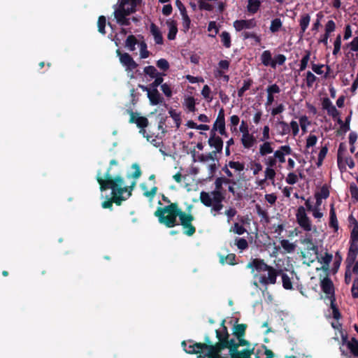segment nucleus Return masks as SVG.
Returning a JSON list of instances; mask_svg holds the SVG:
<instances>
[{
  "mask_svg": "<svg viewBox=\"0 0 358 358\" xmlns=\"http://www.w3.org/2000/svg\"><path fill=\"white\" fill-rule=\"evenodd\" d=\"M184 105L190 112H194L196 110L195 100L193 96H188L185 98Z\"/></svg>",
  "mask_w": 358,
  "mask_h": 358,
  "instance_id": "nucleus-35",
  "label": "nucleus"
},
{
  "mask_svg": "<svg viewBox=\"0 0 358 358\" xmlns=\"http://www.w3.org/2000/svg\"><path fill=\"white\" fill-rule=\"evenodd\" d=\"M220 262L222 264L227 263L229 265H235L236 262V255L234 253H230L227 256L221 255L220 257Z\"/></svg>",
  "mask_w": 358,
  "mask_h": 358,
  "instance_id": "nucleus-27",
  "label": "nucleus"
},
{
  "mask_svg": "<svg viewBox=\"0 0 358 358\" xmlns=\"http://www.w3.org/2000/svg\"><path fill=\"white\" fill-rule=\"evenodd\" d=\"M309 60H310V53L306 52L302 57L301 62H300V70L301 71H303L306 68Z\"/></svg>",
  "mask_w": 358,
  "mask_h": 358,
  "instance_id": "nucleus-55",
  "label": "nucleus"
},
{
  "mask_svg": "<svg viewBox=\"0 0 358 358\" xmlns=\"http://www.w3.org/2000/svg\"><path fill=\"white\" fill-rule=\"evenodd\" d=\"M201 202L207 207H210L213 205L210 193L201 192L200 194Z\"/></svg>",
  "mask_w": 358,
  "mask_h": 358,
  "instance_id": "nucleus-29",
  "label": "nucleus"
},
{
  "mask_svg": "<svg viewBox=\"0 0 358 358\" xmlns=\"http://www.w3.org/2000/svg\"><path fill=\"white\" fill-rule=\"evenodd\" d=\"M154 215L158 218L159 222L167 228L180 224L184 234L192 236L196 232V227L192 224L195 219L194 215L182 210L176 202L164 207H158Z\"/></svg>",
  "mask_w": 358,
  "mask_h": 358,
  "instance_id": "nucleus-1",
  "label": "nucleus"
},
{
  "mask_svg": "<svg viewBox=\"0 0 358 358\" xmlns=\"http://www.w3.org/2000/svg\"><path fill=\"white\" fill-rule=\"evenodd\" d=\"M166 23L169 27V33L167 35V38L169 40L171 41L174 40L178 33L177 22L174 20L169 19L166 20Z\"/></svg>",
  "mask_w": 358,
  "mask_h": 358,
  "instance_id": "nucleus-14",
  "label": "nucleus"
},
{
  "mask_svg": "<svg viewBox=\"0 0 358 358\" xmlns=\"http://www.w3.org/2000/svg\"><path fill=\"white\" fill-rule=\"evenodd\" d=\"M321 287L322 291L327 294L329 297H331L334 294V288L333 283L328 278H324L321 282Z\"/></svg>",
  "mask_w": 358,
  "mask_h": 358,
  "instance_id": "nucleus-17",
  "label": "nucleus"
},
{
  "mask_svg": "<svg viewBox=\"0 0 358 358\" xmlns=\"http://www.w3.org/2000/svg\"><path fill=\"white\" fill-rule=\"evenodd\" d=\"M236 245L238 249L244 250L248 248V243L246 239L238 238L236 239Z\"/></svg>",
  "mask_w": 358,
  "mask_h": 358,
  "instance_id": "nucleus-49",
  "label": "nucleus"
},
{
  "mask_svg": "<svg viewBox=\"0 0 358 358\" xmlns=\"http://www.w3.org/2000/svg\"><path fill=\"white\" fill-rule=\"evenodd\" d=\"M208 145L211 148H214L215 150L212 151L214 154L221 153L223 148V141L220 137L215 138H209L208 140Z\"/></svg>",
  "mask_w": 358,
  "mask_h": 358,
  "instance_id": "nucleus-15",
  "label": "nucleus"
},
{
  "mask_svg": "<svg viewBox=\"0 0 358 358\" xmlns=\"http://www.w3.org/2000/svg\"><path fill=\"white\" fill-rule=\"evenodd\" d=\"M247 268L255 269L258 273L267 271L268 275H262L259 277V282L266 285L275 284L278 275V271L273 266H268L264 260L259 258L252 259L247 265Z\"/></svg>",
  "mask_w": 358,
  "mask_h": 358,
  "instance_id": "nucleus-3",
  "label": "nucleus"
},
{
  "mask_svg": "<svg viewBox=\"0 0 358 358\" xmlns=\"http://www.w3.org/2000/svg\"><path fill=\"white\" fill-rule=\"evenodd\" d=\"M252 83L253 81L251 79L244 80L243 85L238 90V96L239 98L243 97L245 92L250 89Z\"/></svg>",
  "mask_w": 358,
  "mask_h": 358,
  "instance_id": "nucleus-34",
  "label": "nucleus"
},
{
  "mask_svg": "<svg viewBox=\"0 0 358 358\" xmlns=\"http://www.w3.org/2000/svg\"><path fill=\"white\" fill-rule=\"evenodd\" d=\"M161 90L163 92L166 96L171 97L172 96V90L171 86L169 84H162L161 85Z\"/></svg>",
  "mask_w": 358,
  "mask_h": 358,
  "instance_id": "nucleus-58",
  "label": "nucleus"
},
{
  "mask_svg": "<svg viewBox=\"0 0 358 358\" xmlns=\"http://www.w3.org/2000/svg\"><path fill=\"white\" fill-rule=\"evenodd\" d=\"M116 54L119 57L120 62L125 67L126 71H132L138 67V64L129 53H123L120 49H117Z\"/></svg>",
  "mask_w": 358,
  "mask_h": 358,
  "instance_id": "nucleus-7",
  "label": "nucleus"
},
{
  "mask_svg": "<svg viewBox=\"0 0 358 358\" xmlns=\"http://www.w3.org/2000/svg\"><path fill=\"white\" fill-rule=\"evenodd\" d=\"M273 152L270 143L265 142L260 146L259 152L262 155H266Z\"/></svg>",
  "mask_w": 358,
  "mask_h": 358,
  "instance_id": "nucleus-38",
  "label": "nucleus"
},
{
  "mask_svg": "<svg viewBox=\"0 0 358 358\" xmlns=\"http://www.w3.org/2000/svg\"><path fill=\"white\" fill-rule=\"evenodd\" d=\"M241 143L245 148H251L256 143V139L252 134L250 133L242 135Z\"/></svg>",
  "mask_w": 358,
  "mask_h": 358,
  "instance_id": "nucleus-20",
  "label": "nucleus"
},
{
  "mask_svg": "<svg viewBox=\"0 0 358 358\" xmlns=\"http://www.w3.org/2000/svg\"><path fill=\"white\" fill-rule=\"evenodd\" d=\"M322 106L323 109L326 110L327 113L335 117L338 115V111L336 108L333 105L332 102L329 98H324L322 100Z\"/></svg>",
  "mask_w": 358,
  "mask_h": 358,
  "instance_id": "nucleus-13",
  "label": "nucleus"
},
{
  "mask_svg": "<svg viewBox=\"0 0 358 358\" xmlns=\"http://www.w3.org/2000/svg\"><path fill=\"white\" fill-rule=\"evenodd\" d=\"M310 21V16L308 14H303L301 16L299 20V25L301 27V32L304 33L308 28Z\"/></svg>",
  "mask_w": 358,
  "mask_h": 358,
  "instance_id": "nucleus-26",
  "label": "nucleus"
},
{
  "mask_svg": "<svg viewBox=\"0 0 358 358\" xmlns=\"http://www.w3.org/2000/svg\"><path fill=\"white\" fill-rule=\"evenodd\" d=\"M229 355L231 358H247L254 353V348H247L241 351L238 350V348H236V347H232L229 349Z\"/></svg>",
  "mask_w": 358,
  "mask_h": 358,
  "instance_id": "nucleus-10",
  "label": "nucleus"
},
{
  "mask_svg": "<svg viewBox=\"0 0 358 358\" xmlns=\"http://www.w3.org/2000/svg\"><path fill=\"white\" fill-rule=\"evenodd\" d=\"M106 24V19L105 16L101 15L98 18L97 21V26H98V31L102 34H106L105 27Z\"/></svg>",
  "mask_w": 358,
  "mask_h": 358,
  "instance_id": "nucleus-37",
  "label": "nucleus"
},
{
  "mask_svg": "<svg viewBox=\"0 0 358 358\" xmlns=\"http://www.w3.org/2000/svg\"><path fill=\"white\" fill-rule=\"evenodd\" d=\"M261 6V1L259 0H248L247 9L250 13H256Z\"/></svg>",
  "mask_w": 358,
  "mask_h": 358,
  "instance_id": "nucleus-25",
  "label": "nucleus"
},
{
  "mask_svg": "<svg viewBox=\"0 0 358 358\" xmlns=\"http://www.w3.org/2000/svg\"><path fill=\"white\" fill-rule=\"evenodd\" d=\"M329 196V191L328 189V188L325 186H323L320 191L317 193L315 194V197H319V198H321V199H326L327 198H328Z\"/></svg>",
  "mask_w": 358,
  "mask_h": 358,
  "instance_id": "nucleus-51",
  "label": "nucleus"
},
{
  "mask_svg": "<svg viewBox=\"0 0 358 358\" xmlns=\"http://www.w3.org/2000/svg\"><path fill=\"white\" fill-rule=\"evenodd\" d=\"M113 14L118 24L121 26H129L131 24L130 18H128L127 15H124L122 11L115 10Z\"/></svg>",
  "mask_w": 358,
  "mask_h": 358,
  "instance_id": "nucleus-18",
  "label": "nucleus"
},
{
  "mask_svg": "<svg viewBox=\"0 0 358 358\" xmlns=\"http://www.w3.org/2000/svg\"><path fill=\"white\" fill-rule=\"evenodd\" d=\"M198 6L200 10L211 11L213 9V6L210 3H207L204 0H199Z\"/></svg>",
  "mask_w": 358,
  "mask_h": 358,
  "instance_id": "nucleus-42",
  "label": "nucleus"
},
{
  "mask_svg": "<svg viewBox=\"0 0 358 358\" xmlns=\"http://www.w3.org/2000/svg\"><path fill=\"white\" fill-rule=\"evenodd\" d=\"M157 66L164 71H166L169 69V64L165 59H160L157 62Z\"/></svg>",
  "mask_w": 358,
  "mask_h": 358,
  "instance_id": "nucleus-52",
  "label": "nucleus"
},
{
  "mask_svg": "<svg viewBox=\"0 0 358 358\" xmlns=\"http://www.w3.org/2000/svg\"><path fill=\"white\" fill-rule=\"evenodd\" d=\"M130 114L129 123H135L140 129H145L148 125V120L145 117L138 116V113L129 110Z\"/></svg>",
  "mask_w": 358,
  "mask_h": 358,
  "instance_id": "nucleus-11",
  "label": "nucleus"
},
{
  "mask_svg": "<svg viewBox=\"0 0 358 358\" xmlns=\"http://www.w3.org/2000/svg\"><path fill=\"white\" fill-rule=\"evenodd\" d=\"M150 32L154 37L155 42L156 44H158V45L163 44L164 39H163L162 32L159 29L158 27L154 23H152L150 24Z\"/></svg>",
  "mask_w": 358,
  "mask_h": 358,
  "instance_id": "nucleus-19",
  "label": "nucleus"
},
{
  "mask_svg": "<svg viewBox=\"0 0 358 358\" xmlns=\"http://www.w3.org/2000/svg\"><path fill=\"white\" fill-rule=\"evenodd\" d=\"M351 51L358 52V36L355 37L352 41L348 44Z\"/></svg>",
  "mask_w": 358,
  "mask_h": 358,
  "instance_id": "nucleus-63",
  "label": "nucleus"
},
{
  "mask_svg": "<svg viewBox=\"0 0 358 358\" xmlns=\"http://www.w3.org/2000/svg\"><path fill=\"white\" fill-rule=\"evenodd\" d=\"M221 42L226 48H229L231 45V36L229 32L224 31L220 34Z\"/></svg>",
  "mask_w": 358,
  "mask_h": 358,
  "instance_id": "nucleus-32",
  "label": "nucleus"
},
{
  "mask_svg": "<svg viewBox=\"0 0 358 358\" xmlns=\"http://www.w3.org/2000/svg\"><path fill=\"white\" fill-rule=\"evenodd\" d=\"M341 43H342V41H341V36L340 34H338L335 41H334V50H333V55H337L338 53L340 52L341 50Z\"/></svg>",
  "mask_w": 358,
  "mask_h": 358,
  "instance_id": "nucleus-40",
  "label": "nucleus"
},
{
  "mask_svg": "<svg viewBox=\"0 0 358 358\" xmlns=\"http://www.w3.org/2000/svg\"><path fill=\"white\" fill-rule=\"evenodd\" d=\"M242 34L244 39L253 38L257 43H259L261 42L260 36H257L254 32L244 31Z\"/></svg>",
  "mask_w": 358,
  "mask_h": 358,
  "instance_id": "nucleus-43",
  "label": "nucleus"
},
{
  "mask_svg": "<svg viewBox=\"0 0 358 358\" xmlns=\"http://www.w3.org/2000/svg\"><path fill=\"white\" fill-rule=\"evenodd\" d=\"M212 202L218 203L222 202L225 199V192L222 191H212L210 192Z\"/></svg>",
  "mask_w": 358,
  "mask_h": 358,
  "instance_id": "nucleus-28",
  "label": "nucleus"
},
{
  "mask_svg": "<svg viewBox=\"0 0 358 358\" xmlns=\"http://www.w3.org/2000/svg\"><path fill=\"white\" fill-rule=\"evenodd\" d=\"M143 71L152 78H154L161 74V73H159L153 66H145Z\"/></svg>",
  "mask_w": 358,
  "mask_h": 358,
  "instance_id": "nucleus-36",
  "label": "nucleus"
},
{
  "mask_svg": "<svg viewBox=\"0 0 358 358\" xmlns=\"http://www.w3.org/2000/svg\"><path fill=\"white\" fill-rule=\"evenodd\" d=\"M228 166L231 169H235L236 171H242L245 169L244 164L243 163L239 162L230 161L228 163Z\"/></svg>",
  "mask_w": 358,
  "mask_h": 358,
  "instance_id": "nucleus-45",
  "label": "nucleus"
},
{
  "mask_svg": "<svg viewBox=\"0 0 358 358\" xmlns=\"http://www.w3.org/2000/svg\"><path fill=\"white\" fill-rule=\"evenodd\" d=\"M350 190L352 197L356 200H358V187L357 185L355 184L350 185Z\"/></svg>",
  "mask_w": 358,
  "mask_h": 358,
  "instance_id": "nucleus-64",
  "label": "nucleus"
},
{
  "mask_svg": "<svg viewBox=\"0 0 358 358\" xmlns=\"http://www.w3.org/2000/svg\"><path fill=\"white\" fill-rule=\"evenodd\" d=\"M282 26V22L280 19L275 18L271 21V24L270 26V30L271 32L275 33L279 31Z\"/></svg>",
  "mask_w": 358,
  "mask_h": 358,
  "instance_id": "nucleus-39",
  "label": "nucleus"
},
{
  "mask_svg": "<svg viewBox=\"0 0 358 358\" xmlns=\"http://www.w3.org/2000/svg\"><path fill=\"white\" fill-rule=\"evenodd\" d=\"M316 76L311 73L310 71H308L306 77V83L308 87H310L313 85L314 83L316 81Z\"/></svg>",
  "mask_w": 358,
  "mask_h": 358,
  "instance_id": "nucleus-50",
  "label": "nucleus"
},
{
  "mask_svg": "<svg viewBox=\"0 0 358 358\" xmlns=\"http://www.w3.org/2000/svg\"><path fill=\"white\" fill-rule=\"evenodd\" d=\"M351 292L353 298H358V277H356L354 280Z\"/></svg>",
  "mask_w": 358,
  "mask_h": 358,
  "instance_id": "nucleus-61",
  "label": "nucleus"
},
{
  "mask_svg": "<svg viewBox=\"0 0 358 358\" xmlns=\"http://www.w3.org/2000/svg\"><path fill=\"white\" fill-rule=\"evenodd\" d=\"M96 180L101 192L111 189V198L113 202L117 206H120L123 201L131 196V192L136 185V182L134 180L131 185L123 186L124 184V178L119 175L113 177L110 173V168L107 169L103 177L101 176V171H99Z\"/></svg>",
  "mask_w": 358,
  "mask_h": 358,
  "instance_id": "nucleus-2",
  "label": "nucleus"
},
{
  "mask_svg": "<svg viewBox=\"0 0 358 358\" xmlns=\"http://www.w3.org/2000/svg\"><path fill=\"white\" fill-rule=\"evenodd\" d=\"M215 155H216L214 154V152H210L207 155L201 154L199 156V160L202 162H206L209 160H214V157Z\"/></svg>",
  "mask_w": 358,
  "mask_h": 358,
  "instance_id": "nucleus-56",
  "label": "nucleus"
},
{
  "mask_svg": "<svg viewBox=\"0 0 358 358\" xmlns=\"http://www.w3.org/2000/svg\"><path fill=\"white\" fill-rule=\"evenodd\" d=\"M222 329L215 330L216 337L218 341L214 343L210 338L208 335L204 336V341L208 344L209 349H229L231 348V339H229V334L228 329L224 325V320L221 324Z\"/></svg>",
  "mask_w": 358,
  "mask_h": 358,
  "instance_id": "nucleus-4",
  "label": "nucleus"
},
{
  "mask_svg": "<svg viewBox=\"0 0 358 358\" xmlns=\"http://www.w3.org/2000/svg\"><path fill=\"white\" fill-rule=\"evenodd\" d=\"M296 217L298 224L303 230L307 231H311L312 224L303 207L301 206L298 208Z\"/></svg>",
  "mask_w": 358,
  "mask_h": 358,
  "instance_id": "nucleus-8",
  "label": "nucleus"
},
{
  "mask_svg": "<svg viewBox=\"0 0 358 358\" xmlns=\"http://www.w3.org/2000/svg\"><path fill=\"white\" fill-rule=\"evenodd\" d=\"M138 40L134 35H129L125 41V47L131 52L135 50L136 45L138 44Z\"/></svg>",
  "mask_w": 358,
  "mask_h": 358,
  "instance_id": "nucleus-24",
  "label": "nucleus"
},
{
  "mask_svg": "<svg viewBox=\"0 0 358 358\" xmlns=\"http://www.w3.org/2000/svg\"><path fill=\"white\" fill-rule=\"evenodd\" d=\"M182 31L184 32H187L191 24V20L188 16L187 13L182 15Z\"/></svg>",
  "mask_w": 358,
  "mask_h": 358,
  "instance_id": "nucleus-41",
  "label": "nucleus"
},
{
  "mask_svg": "<svg viewBox=\"0 0 358 358\" xmlns=\"http://www.w3.org/2000/svg\"><path fill=\"white\" fill-rule=\"evenodd\" d=\"M329 225H330V227H333L335 230H337L338 228V224L335 210L334 208V204L331 205Z\"/></svg>",
  "mask_w": 358,
  "mask_h": 358,
  "instance_id": "nucleus-31",
  "label": "nucleus"
},
{
  "mask_svg": "<svg viewBox=\"0 0 358 358\" xmlns=\"http://www.w3.org/2000/svg\"><path fill=\"white\" fill-rule=\"evenodd\" d=\"M140 52L142 59L148 58L150 55V52L147 50V44L144 41L140 43Z\"/></svg>",
  "mask_w": 358,
  "mask_h": 358,
  "instance_id": "nucleus-46",
  "label": "nucleus"
},
{
  "mask_svg": "<svg viewBox=\"0 0 358 358\" xmlns=\"http://www.w3.org/2000/svg\"><path fill=\"white\" fill-rule=\"evenodd\" d=\"M238 342H236L234 338L231 339V348L236 347V348H238L240 346H248L249 348L250 343L248 341L244 339V337L237 338Z\"/></svg>",
  "mask_w": 358,
  "mask_h": 358,
  "instance_id": "nucleus-33",
  "label": "nucleus"
},
{
  "mask_svg": "<svg viewBox=\"0 0 358 358\" xmlns=\"http://www.w3.org/2000/svg\"><path fill=\"white\" fill-rule=\"evenodd\" d=\"M233 231L238 235H242L246 231V229L243 226L236 222L234 224Z\"/></svg>",
  "mask_w": 358,
  "mask_h": 358,
  "instance_id": "nucleus-59",
  "label": "nucleus"
},
{
  "mask_svg": "<svg viewBox=\"0 0 358 358\" xmlns=\"http://www.w3.org/2000/svg\"><path fill=\"white\" fill-rule=\"evenodd\" d=\"M285 60H286V57H285V55H281V54H279V55H276L273 59V63L272 64H274V66L273 68H275L277 64H278V65L283 64L284 62H285Z\"/></svg>",
  "mask_w": 358,
  "mask_h": 358,
  "instance_id": "nucleus-54",
  "label": "nucleus"
},
{
  "mask_svg": "<svg viewBox=\"0 0 358 358\" xmlns=\"http://www.w3.org/2000/svg\"><path fill=\"white\" fill-rule=\"evenodd\" d=\"M261 61L262 63L266 66L273 67L274 64L273 63V59L271 56V53L269 50H265L262 52L261 55Z\"/></svg>",
  "mask_w": 358,
  "mask_h": 358,
  "instance_id": "nucleus-22",
  "label": "nucleus"
},
{
  "mask_svg": "<svg viewBox=\"0 0 358 358\" xmlns=\"http://www.w3.org/2000/svg\"><path fill=\"white\" fill-rule=\"evenodd\" d=\"M211 90L208 85H205L201 90V95L208 101L213 100V97L210 96Z\"/></svg>",
  "mask_w": 358,
  "mask_h": 358,
  "instance_id": "nucleus-48",
  "label": "nucleus"
},
{
  "mask_svg": "<svg viewBox=\"0 0 358 358\" xmlns=\"http://www.w3.org/2000/svg\"><path fill=\"white\" fill-rule=\"evenodd\" d=\"M310 124V122L306 116H302L299 119V125L301 128V130L303 133H306L307 131V127Z\"/></svg>",
  "mask_w": 358,
  "mask_h": 358,
  "instance_id": "nucleus-53",
  "label": "nucleus"
},
{
  "mask_svg": "<svg viewBox=\"0 0 358 358\" xmlns=\"http://www.w3.org/2000/svg\"><path fill=\"white\" fill-rule=\"evenodd\" d=\"M317 141V138L315 135H310L306 140V148L314 146Z\"/></svg>",
  "mask_w": 358,
  "mask_h": 358,
  "instance_id": "nucleus-62",
  "label": "nucleus"
},
{
  "mask_svg": "<svg viewBox=\"0 0 358 358\" xmlns=\"http://www.w3.org/2000/svg\"><path fill=\"white\" fill-rule=\"evenodd\" d=\"M132 169H135L134 172L129 176V177H131L134 179H138L141 176V171L140 166L138 164L135 163L132 164Z\"/></svg>",
  "mask_w": 358,
  "mask_h": 358,
  "instance_id": "nucleus-57",
  "label": "nucleus"
},
{
  "mask_svg": "<svg viewBox=\"0 0 358 358\" xmlns=\"http://www.w3.org/2000/svg\"><path fill=\"white\" fill-rule=\"evenodd\" d=\"M246 324H238L234 326V335L236 338L244 337L245 335V331L247 329Z\"/></svg>",
  "mask_w": 358,
  "mask_h": 358,
  "instance_id": "nucleus-23",
  "label": "nucleus"
},
{
  "mask_svg": "<svg viewBox=\"0 0 358 358\" xmlns=\"http://www.w3.org/2000/svg\"><path fill=\"white\" fill-rule=\"evenodd\" d=\"M189 345H187V342L183 341L182 346L184 350L188 354H196L198 356H204L207 351H209L208 344L204 341L203 343H196L193 341H189Z\"/></svg>",
  "mask_w": 358,
  "mask_h": 358,
  "instance_id": "nucleus-5",
  "label": "nucleus"
},
{
  "mask_svg": "<svg viewBox=\"0 0 358 358\" xmlns=\"http://www.w3.org/2000/svg\"><path fill=\"white\" fill-rule=\"evenodd\" d=\"M163 74L161 73L158 76L154 78L155 80L150 84V87L152 89H157L159 86L161 87V85L163 84L164 78H162Z\"/></svg>",
  "mask_w": 358,
  "mask_h": 358,
  "instance_id": "nucleus-44",
  "label": "nucleus"
},
{
  "mask_svg": "<svg viewBox=\"0 0 358 358\" xmlns=\"http://www.w3.org/2000/svg\"><path fill=\"white\" fill-rule=\"evenodd\" d=\"M257 26V20L255 18L250 20H237L234 22V27L237 31L245 29H252Z\"/></svg>",
  "mask_w": 358,
  "mask_h": 358,
  "instance_id": "nucleus-9",
  "label": "nucleus"
},
{
  "mask_svg": "<svg viewBox=\"0 0 358 358\" xmlns=\"http://www.w3.org/2000/svg\"><path fill=\"white\" fill-rule=\"evenodd\" d=\"M169 113L170 114V116L173 119V120L176 123V127L179 128L180 126V124H181V119H180V114L177 113L176 112V110H173V109L170 110L169 111Z\"/></svg>",
  "mask_w": 358,
  "mask_h": 358,
  "instance_id": "nucleus-47",
  "label": "nucleus"
},
{
  "mask_svg": "<svg viewBox=\"0 0 358 358\" xmlns=\"http://www.w3.org/2000/svg\"><path fill=\"white\" fill-rule=\"evenodd\" d=\"M224 349H209L204 356H198L197 358H228L227 357H222L221 355L222 351Z\"/></svg>",
  "mask_w": 358,
  "mask_h": 358,
  "instance_id": "nucleus-21",
  "label": "nucleus"
},
{
  "mask_svg": "<svg viewBox=\"0 0 358 358\" xmlns=\"http://www.w3.org/2000/svg\"><path fill=\"white\" fill-rule=\"evenodd\" d=\"M336 29V24L333 20H329L325 24V31L329 34L334 32Z\"/></svg>",
  "mask_w": 358,
  "mask_h": 358,
  "instance_id": "nucleus-60",
  "label": "nucleus"
},
{
  "mask_svg": "<svg viewBox=\"0 0 358 358\" xmlns=\"http://www.w3.org/2000/svg\"><path fill=\"white\" fill-rule=\"evenodd\" d=\"M317 251V246L311 244L310 251L307 252V254H310V255L309 259L310 262H313L315 259H318L319 262L322 264V268L325 270L327 269L330 262L332 260V255L326 252L323 256L318 257Z\"/></svg>",
  "mask_w": 358,
  "mask_h": 358,
  "instance_id": "nucleus-6",
  "label": "nucleus"
},
{
  "mask_svg": "<svg viewBox=\"0 0 358 358\" xmlns=\"http://www.w3.org/2000/svg\"><path fill=\"white\" fill-rule=\"evenodd\" d=\"M213 130H217L220 135L228 137V134L226 131L225 122H214Z\"/></svg>",
  "mask_w": 358,
  "mask_h": 358,
  "instance_id": "nucleus-30",
  "label": "nucleus"
},
{
  "mask_svg": "<svg viewBox=\"0 0 358 358\" xmlns=\"http://www.w3.org/2000/svg\"><path fill=\"white\" fill-rule=\"evenodd\" d=\"M150 103L152 106H157L164 102V99L157 89L150 88L147 94Z\"/></svg>",
  "mask_w": 358,
  "mask_h": 358,
  "instance_id": "nucleus-12",
  "label": "nucleus"
},
{
  "mask_svg": "<svg viewBox=\"0 0 358 358\" xmlns=\"http://www.w3.org/2000/svg\"><path fill=\"white\" fill-rule=\"evenodd\" d=\"M338 166L341 171H344L348 166L350 169L355 166V162L351 157L343 158L340 154L338 155Z\"/></svg>",
  "mask_w": 358,
  "mask_h": 358,
  "instance_id": "nucleus-16",
  "label": "nucleus"
}]
</instances>
